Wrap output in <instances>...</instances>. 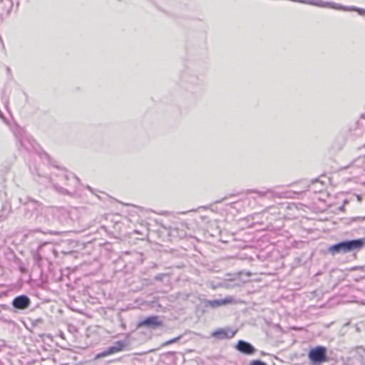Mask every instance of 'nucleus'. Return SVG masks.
<instances>
[{"label": "nucleus", "mask_w": 365, "mask_h": 365, "mask_svg": "<svg viewBox=\"0 0 365 365\" xmlns=\"http://www.w3.org/2000/svg\"><path fill=\"white\" fill-rule=\"evenodd\" d=\"M365 244V239H357L343 241L329 247V252L332 255L347 253L360 250Z\"/></svg>", "instance_id": "nucleus-1"}, {"label": "nucleus", "mask_w": 365, "mask_h": 365, "mask_svg": "<svg viewBox=\"0 0 365 365\" xmlns=\"http://www.w3.org/2000/svg\"><path fill=\"white\" fill-rule=\"evenodd\" d=\"M126 346L125 342L123 341H118L115 342L113 346L108 347L106 350L96 355V358L99 359L102 357L107 356L108 355H111L119 352L123 349V348Z\"/></svg>", "instance_id": "nucleus-4"}, {"label": "nucleus", "mask_w": 365, "mask_h": 365, "mask_svg": "<svg viewBox=\"0 0 365 365\" xmlns=\"http://www.w3.org/2000/svg\"><path fill=\"white\" fill-rule=\"evenodd\" d=\"M179 339H180V337H176V338L172 339L169 341H167L163 344V346H167V345L171 344L173 343H175V342L178 341L179 340Z\"/></svg>", "instance_id": "nucleus-9"}, {"label": "nucleus", "mask_w": 365, "mask_h": 365, "mask_svg": "<svg viewBox=\"0 0 365 365\" xmlns=\"http://www.w3.org/2000/svg\"><path fill=\"white\" fill-rule=\"evenodd\" d=\"M250 365H267V364H265L264 362L262 361H259V360H255V361H253Z\"/></svg>", "instance_id": "nucleus-10"}, {"label": "nucleus", "mask_w": 365, "mask_h": 365, "mask_svg": "<svg viewBox=\"0 0 365 365\" xmlns=\"http://www.w3.org/2000/svg\"><path fill=\"white\" fill-rule=\"evenodd\" d=\"M30 299L26 295H21L14 298L12 305L19 309H25L29 307L30 304Z\"/></svg>", "instance_id": "nucleus-5"}, {"label": "nucleus", "mask_w": 365, "mask_h": 365, "mask_svg": "<svg viewBox=\"0 0 365 365\" xmlns=\"http://www.w3.org/2000/svg\"><path fill=\"white\" fill-rule=\"evenodd\" d=\"M257 193L260 196H263L264 195V192H258Z\"/></svg>", "instance_id": "nucleus-11"}, {"label": "nucleus", "mask_w": 365, "mask_h": 365, "mask_svg": "<svg viewBox=\"0 0 365 365\" xmlns=\"http://www.w3.org/2000/svg\"><path fill=\"white\" fill-rule=\"evenodd\" d=\"M235 334V331L230 329H220L212 333V336L219 339H231Z\"/></svg>", "instance_id": "nucleus-7"}, {"label": "nucleus", "mask_w": 365, "mask_h": 365, "mask_svg": "<svg viewBox=\"0 0 365 365\" xmlns=\"http://www.w3.org/2000/svg\"><path fill=\"white\" fill-rule=\"evenodd\" d=\"M308 356L313 364H321L327 360V349L321 346L314 347L309 351Z\"/></svg>", "instance_id": "nucleus-2"}, {"label": "nucleus", "mask_w": 365, "mask_h": 365, "mask_svg": "<svg viewBox=\"0 0 365 365\" xmlns=\"http://www.w3.org/2000/svg\"><path fill=\"white\" fill-rule=\"evenodd\" d=\"M163 324V322L158 316L149 317L138 322L137 327H146L150 329H156Z\"/></svg>", "instance_id": "nucleus-3"}, {"label": "nucleus", "mask_w": 365, "mask_h": 365, "mask_svg": "<svg viewBox=\"0 0 365 365\" xmlns=\"http://www.w3.org/2000/svg\"><path fill=\"white\" fill-rule=\"evenodd\" d=\"M235 347L239 351L245 354L250 355L255 352L254 346L251 344L243 340H240Z\"/></svg>", "instance_id": "nucleus-6"}, {"label": "nucleus", "mask_w": 365, "mask_h": 365, "mask_svg": "<svg viewBox=\"0 0 365 365\" xmlns=\"http://www.w3.org/2000/svg\"><path fill=\"white\" fill-rule=\"evenodd\" d=\"M234 297L229 296L222 299H214L208 301L207 304L212 308L224 306L228 304L236 303Z\"/></svg>", "instance_id": "nucleus-8"}]
</instances>
